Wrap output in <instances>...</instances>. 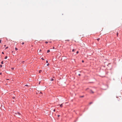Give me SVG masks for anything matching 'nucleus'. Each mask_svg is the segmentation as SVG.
I'll return each mask as SVG.
<instances>
[{
  "mask_svg": "<svg viewBox=\"0 0 122 122\" xmlns=\"http://www.w3.org/2000/svg\"><path fill=\"white\" fill-rule=\"evenodd\" d=\"M78 53H79V52H78V51H77L76 52V53L77 54H78Z\"/></svg>",
  "mask_w": 122,
  "mask_h": 122,
  "instance_id": "nucleus-16",
  "label": "nucleus"
},
{
  "mask_svg": "<svg viewBox=\"0 0 122 122\" xmlns=\"http://www.w3.org/2000/svg\"><path fill=\"white\" fill-rule=\"evenodd\" d=\"M88 89V88H87L86 89V90H87Z\"/></svg>",
  "mask_w": 122,
  "mask_h": 122,
  "instance_id": "nucleus-39",
  "label": "nucleus"
},
{
  "mask_svg": "<svg viewBox=\"0 0 122 122\" xmlns=\"http://www.w3.org/2000/svg\"><path fill=\"white\" fill-rule=\"evenodd\" d=\"M75 49H73L72 50V52H74L75 51Z\"/></svg>",
  "mask_w": 122,
  "mask_h": 122,
  "instance_id": "nucleus-11",
  "label": "nucleus"
},
{
  "mask_svg": "<svg viewBox=\"0 0 122 122\" xmlns=\"http://www.w3.org/2000/svg\"><path fill=\"white\" fill-rule=\"evenodd\" d=\"M41 51V50H40V51Z\"/></svg>",
  "mask_w": 122,
  "mask_h": 122,
  "instance_id": "nucleus-38",
  "label": "nucleus"
},
{
  "mask_svg": "<svg viewBox=\"0 0 122 122\" xmlns=\"http://www.w3.org/2000/svg\"><path fill=\"white\" fill-rule=\"evenodd\" d=\"M24 42H22V45H23L24 44Z\"/></svg>",
  "mask_w": 122,
  "mask_h": 122,
  "instance_id": "nucleus-18",
  "label": "nucleus"
},
{
  "mask_svg": "<svg viewBox=\"0 0 122 122\" xmlns=\"http://www.w3.org/2000/svg\"><path fill=\"white\" fill-rule=\"evenodd\" d=\"M84 97V96H80V97Z\"/></svg>",
  "mask_w": 122,
  "mask_h": 122,
  "instance_id": "nucleus-7",
  "label": "nucleus"
},
{
  "mask_svg": "<svg viewBox=\"0 0 122 122\" xmlns=\"http://www.w3.org/2000/svg\"><path fill=\"white\" fill-rule=\"evenodd\" d=\"M49 65V63H48V64H47V66H48V65Z\"/></svg>",
  "mask_w": 122,
  "mask_h": 122,
  "instance_id": "nucleus-29",
  "label": "nucleus"
},
{
  "mask_svg": "<svg viewBox=\"0 0 122 122\" xmlns=\"http://www.w3.org/2000/svg\"><path fill=\"white\" fill-rule=\"evenodd\" d=\"M55 109H54V110H53V111L54 112H55Z\"/></svg>",
  "mask_w": 122,
  "mask_h": 122,
  "instance_id": "nucleus-31",
  "label": "nucleus"
},
{
  "mask_svg": "<svg viewBox=\"0 0 122 122\" xmlns=\"http://www.w3.org/2000/svg\"><path fill=\"white\" fill-rule=\"evenodd\" d=\"M25 86H27V87H28V86H29L28 85H27V84L25 85Z\"/></svg>",
  "mask_w": 122,
  "mask_h": 122,
  "instance_id": "nucleus-10",
  "label": "nucleus"
},
{
  "mask_svg": "<svg viewBox=\"0 0 122 122\" xmlns=\"http://www.w3.org/2000/svg\"><path fill=\"white\" fill-rule=\"evenodd\" d=\"M50 52V50H48L47 51V53H49Z\"/></svg>",
  "mask_w": 122,
  "mask_h": 122,
  "instance_id": "nucleus-5",
  "label": "nucleus"
},
{
  "mask_svg": "<svg viewBox=\"0 0 122 122\" xmlns=\"http://www.w3.org/2000/svg\"><path fill=\"white\" fill-rule=\"evenodd\" d=\"M2 54H4V52H2Z\"/></svg>",
  "mask_w": 122,
  "mask_h": 122,
  "instance_id": "nucleus-20",
  "label": "nucleus"
},
{
  "mask_svg": "<svg viewBox=\"0 0 122 122\" xmlns=\"http://www.w3.org/2000/svg\"><path fill=\"white\" fill-rule=\"evenodd\" d=\"M15 50L16 51H17V50H18V49L17 48H16H16H15Z\"/></svg>",
  "mask_w": 122,
  "mask_h": 122,
  "instance_id": "nucleus-9",
  "label": "nucleus"
},
{
  "mask_svg": "<svg viewBox=\"0 0 122 122\" xmlns=\"http://www.w3.org/2000/svg\"><path fill=\"white\" fill-rule=\"evenodd\" d=\"M18 114L19 115H20V113L19 112L18 113Z\"/></svg>",
  "mask_w": 122,
  "mask_h": 122,
  "instance_id": "nucleus-12",
  "label": "nucleus"
},
{
  "mask_svg": "<svg viewBox=\"0 0 122 122\" xmlns=\"http://www.w3.org/2000/svg\"><path fill=\"white\" fill-rule=\"evenodd\" d=\"M24 61H23L22 62V63H24Z\"/></svg>",
  "mask_w": 122,
  "mask_h": 122,
  "instance_id": "nucleus-34",
  "label": "nucleus"
},
{
  "mask_svg": "<svg viewBox=\"0 0 122 122\" xmlns=\"http://www.w3.org/2000/svg\"><path fill=\"white\" fill-rule=\"evenodd\" d=\"M118 32H117V36H118Z\"/></svg>",
  "mask_w": 122,
  "mask_h": 122,
  "instance_id": "nucleus-26",
  "label": "nucleus"
},
{
  "mask_svg": "<svg viewBox=\"0 0 122 122\" xmlns=\"http://www.w3.org/2000/svg\"><path fill=\"white\" fill-rule=\"evenodd\" d=\"M60 107H63V104H61L60 105Z\"/></svg>",
  "mask_w": 122,
  "mask_h": 122,
  "instance_id": "nucleus-1",
  "label": "nucleus"
},
{
  "mask_svg": "<svg viewBox=\"0 0 122 122\" xmlns=\"http://www.w3.org/2000/svg\"><path fill=\"white\" fill-rule=\"evenodd\" d=\"M2 75V73L1 72H0V75Z\"/></svg>",
  "mask_w": 122,
  "mask_h": 122,
  "instance_id": "nucleus-33",
  "label": "nucleus"
},
{
  "mask_svg": "<svg viewBox=\"0 0 122 122\" xmlns=\"http://www.w3.org/2000/svg\"><path fill=\"white\" fill-rule=\"evenodd\" d=\"M1 40H0V43H1Z\"/></svg>",
  "mask_w": 122,
  "mask_h": 122,
  "instance_id": "nucleus-22",
  "label": "nucleus"
},
{
  "mask_svg": "<svg viewBox=\"0 0 122 122\" xmlns=\"http://www.w3.org/2000/svg\"><path fill=\"white\" fill-rule=\"evenodd\" d=\"M97 40L98 41V40H99V38H98V39H97Z\"/></svg>",
  "mask_w": 122,
  "mask_h": 122,
  "instance_id": "nucleus-36",
  "label": "nucleus"
},
{
  "mask_svg": "<svg viewBox=\"0 0 122 122\" xmlns=\"http://www.w3.org/2000/svg\"><path fill=\"white\" fill-rule=\"evenodd\" d=\"M40 82H39V84H40Z\"/></svg>",
  "mask_w": 122,
  "mask_h": 122,
  "instance_id": "nucleus-40",
  "label": "nucleus"
},
{
  "mask_svg": "<svg viewBox=\"0 0 122 122\" xmlns=\"http://www.w3.org/2000/svg\"><path fill=\"white\" fill-rule=\"evenodd\" d=\"M1 64H3V61H2L1 62Z\"/></svg>",
  "mask_w": 122,
  "mask_h": 122,
  "instance_id": "nucleus-6",
  "label": "nucleus"
},
{
  "mask_svg": "<svg viewBox=\"0 0 122 122\" xmlns=\"http://www.w3.org/2000/svg\"><path fill=\"white\" fill-rule=\"evenodd\" d=\"M45 43L46 44H47L48 43V42H47V41H46L45 42Z\"/></svg>",
  "mask_w": 122,
  "mask_h": 122,
  "instance_id": "nucleus-17",
  "label": "nucleus"
},
{
  "mask_svg": "<svg viewBox=\"0 0 122 122\" xmlns=\"http://www.w3.org/2000/svg\"><path fill=\"white\" fill-rule=\"evenodd\" d=\"M84 62V61L83 60H82V62H83H83Z\"/></svg>",
  "mask_w": 122,
  "mask_h": 122,
  "instance_id": "nucleus-32",
  "label": "nucleus"
},
{
  "mask_svg": "<svg viewBox=\"0 0 122 122\" xmlns=\"http://www.w3.org/2000/svg\"><path fill=\"white\" fill-rule=\"evenodd\" d=\"M77 120V119L76 120H75L74 121V122H76Z\"/></svg>",
  "mask_w": 122,
  "mask_h": 122,
  "instance_id": "nucleus-15",
  "label": "nucleus"
},
{
  "mask_svg": "<svg viewBox=\"0 0 122 122\" xmlns=\"http://www.w3.org/2000/svg\"><path fill=\"white\" fill-rule=\"evenodd\" d=\"M14 68H11V69L12 70H13L14 69Z\"/></svg>",
  "mask_w": 122,
  "mask_h": 122,
  "instance_id": "nucleus-19",
  "label": "nucleus"
},
{
  "mask_svg": "<svg viewBox=\"0 0 122 122\" xmlns=\"http://www.w3.org/2000/svg\"><path fill=\"white\" fill-rule=\"evenodd\" d=\"M2 65H0V68H1V67H2Z\"/></svg>",
  "mask_w": 122,
  "mask_h": 122,
  "instance_id": "nucleus-8",
  "label": "nucleus"
},
{
  "mask_svg": "<svg viewBox=\"0 0 122 122\" xmlns=\"http://www.w3.org/2000/svg\"><path fill=\"white\" fill-rule=\"evenodd\" d=\"M78 75L80 76H81V74H78Z\"/></svg>",
  "mask_w": 122,
  "mask_h": 122,
  "instance_id": "nucleus-35",
  "label": "nucleus"
},
{
  "mask_svg": "<svg viewBox=\"0 0 122 122\" xmlns=\"http://www.w3.org/2000/svg\"><path fill=\"white\" fill-rule=\"evenodd\" d=\"M66 41H69V40H66Z\"/></svg>",
  "mask_w": 122,
  "mask_h": 122,
  "instance_id": "nucleus-23",
  "label": "nucleus"
},
{
  "mask_svg": "<svg viewBox=\"0 0 122 122\" xmlns=\"http://www.w3.org/2000/svg\"><path fill=\"white\" fill-rule=\"evenodd\" d=\"M57 116L58 117H59L60 116V115H58Z\"/></svg>",
  "mask_w": 122,
  "mask_h": 122,
  "instance_id": "nucleus-24",
  "label": "nucleus"
},
{
  "mask_svg": "<svg viewBox=\"0 0 122 122\" xmlns=\"http://www.w3.org/2000/svg\"><path fill=\"white\" fill-rule=\"evenodd\" d=\"M8 48V47H7L6 48V49H7Z\"/></svg>",
  "mask_w": 122,
  "mask_h": 122,
  "instance_id": "nucleus-27",
  "label": "nucleus"
},
{
  "mask_svg": "<svg viewBox=\"0 0 122 122\" xmlns=\"http://www.w3.org/2000/svg\"><path fill=\"white\" fill-rule=\"evenodd\" d=\"M92 102H91L89 103L90 104H92Z\"/></svg>",
  "mask_w": 122,
  "mask_h": 122,
  "instance_id": "nucleus-14",
  "label": "nucleus"
},
{
  "mask_svg": "<svg viewBox=\"0 0 122 122\" xmlns=\"http://www.w3.org/2000/svg\"><path fill=\"white\" fill-rule=\"evenodd\" d=\"M7 58V56H6L5 57V59H6Z\"/></svg>",
  "mask_w": 122,
  "mask_h": 122,
  "instance_id": "nucleus-3",
  "label": "nucleus"
},
{
  "mask_svg": "<svg viewBox=\"0 0 122 122\" xmlns=\"http://www.w3.org/2000/svg\"><path fill=\"white\" fill-rule=\"evenodd\" d=\"M40 93H41V94H42V92H40Z\"/></svg>",
  "mask_w": 122,
  "mask_h": 122,
  "instance_id": "nucleus-37",
  "label": "nucleus"
},
{
  "mask_svg": "<svg viewBox=\"0 0 122 122\" xmlns=\"http://www.w3.org/2000/svg\"><path fill=\"white\" fill-rule=\"evenodd\" d=\"M41 59H42V60H44V58H41Z\"/></svg>",
  "mask_w": 122,
  "mask_h": 122,
  "instance_id": "nucleus-28",
  "label": "nucleus"
},
{
  "mask_svg": "<svg viewBox=\"0 0 122 122\" xmlns=\"http://www.w3.org/2000/svg\"><path fill=\"white\" fill-rule=\"evenodd\" d=\"M90 91H91L90 93H94V92H93L92 90H91Z\"/></svg>",
  "mask_w": 122,
  "mask_h": 122,
  "instance_id": "nucleus-2",
  "label": "nucleus"
},
{
  "mask_svg": "<svg viewBox=\"0 0 122 122\" xmlns=\"http://www.w3.org/2000/svg\"><path fill=\"white\" fill-rule=\"evenodd\" d=\"M42 71L41 70H40L39 71V73H41Z\"/></svg>",
  "mask_w": 122,
  "mask_h": 122,
  "instance_id": "nucleus-4",
  "label": "nucleus"
},
{
  "mask_svg": "<svg viewBox=\"0 0 122 122\" xmlns=\"http://www.w3.org/2000/svg\"><path fill=\"white\" fill-rule=\"evenodd\" d=\"M51 81H53L54 80V79L53 78H51Z\"/></svg>",
  "mask_w": 122,
  "mask_h": 122,
  "instance_id": "nucleus-13",
  "label": "nucleus"
},
{
  "mask_svg": "<svg viewBox=\"0 0 122 122\" xmlns=\"http://www.w3.org/2000/svg\"><path fill=\"white\" fill-rule=\"evenodd\" d=\"M46 61V63H48V61Z\"/></svg>",
  "mask_w": 122,
  "mask_h": 122,
  "instance_id": "nucleus-25",
  "label": "nucleus"
},
{
  "mask_svg": "<svg viewBox=\"0 0 122 122\" xmlns=\"http://www.w3.org/2000/svg\"><path fill=\"white\" fill-rule=\"evenodd\" d=\"M13 99H15V97H13Z\"/></svg>",
  "mask_w": 122,
  "mask_h": 122,
  "instance_id": "nucleus-21",
  "label": "nucleus"
},
{
  "mask_svg": "<svg viewBox=\"0 0 122 122\" xmlns=\"http://www.w3.org/2000/svg\"><path fill=\"white\" fill-rule=\"evenodd\" d=\"M53 49H55V47H53Z\"/></svg>",
  "mask_w": 122,
  "mask_h": 122,
  "instance_id": "nucleus-30",
  "label": "nucleus"
}]
</instances>
